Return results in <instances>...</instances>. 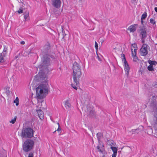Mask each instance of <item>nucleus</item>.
<instances>
[{
	"instance_id": "47",
	"label": "nucleus",
	"mask_w": 157,
	"mask_h": 157,
	"mask_svg": "<svg viewBox=\"0 0 157 157\" xmlns=\"http://www.w3.org/2000/svg\"><path fill=\"white\" fill-rule=\"evenodd\" d=\"M29 52V53H28V54H29V53H32V52H31V51H29V52Z\"/></svg>"
},
{
	"instance_id": "42",
	"label": "nucleus",
	"mask_w": 157,
	"mask_h": 157,
	"mask_svg": "<svg viewBox=\"0 0 157 157\" xmlns=\"http://www.w3.org/2000/svg\"><path fill=\"white\" fill-rule=\"evenodd\" d=\"M143 19H141V24L142 25H143V24L144 23V21H143Z\"/></svg>"
},
{
	"instance_id": "37",
	"label": "nucleus",
	"mask_w": 157,
	"mask_h": 157,
	"mask_svg": "<svg viewBox=\"0 0 157 157\" xmlns=\"http://www.w3.org/2000/svg\"><path fill=\"white\" fill-rule=\"evenodd\" d=\"M137 49L135 48L134 50V52H133V54L136 55V52Z\"/></svg>"
},
{
	"instance_id": "48",
	"label": "nucleus",
	"mask_w": 157,
	"mask_h": 157,
	"mask_svg": "<svg viewBox=\"0 0 157 157\" xmlns=\"http://www.w3.org/2000/svg\"><path fill=\"white\" fill-rule=\"evenodd\" d=\"M18 57V56H15V58L16 59Z\"/></svg>"
},
{
	"instance_id": "9",
	"label": "nucleus",
	"mask_w": 157,
	"mask_h": 157,
	"mask_svg": "<svg viewBox=\"0 0 157 157\" xmlns=\"http://www.w3.org/2000/svg\"><path fill=\"white\" fill-rule=\"evenodd\" d=\"M61 1L60 0H52V4L55 7L58 8L60 7Z\"/></svg>"
},
{
	"instance_id": "34",
	"label": "nucleus",
	"mask_w": 157,
	"mask_h": 157,
	"mask_svg": "<svg viewBox=\"0 0 157 157\" xmlns=\"http://www.w3.org/2000/svg\"><path fill=\"white\" fill-rule=\"evenodd\" d=\"M7 48L6 47L4 46V48L3 52H7Z\"/></svg>"
},
{
	"instance_id": "7",
	"label": "nucleus",
	"mask_w": 157,
	"mask_h": 157,
	"mask_svg": "<svg viewBox=\"0 0 157 157\" xmlns=\"http://www.w3.org/2000/svg\"><path fill=\"white\" fill-rule=\"evenodd\" d=\"M86 112L88 116L91 117H95V111L91 107H87Z\"/></svg>"
},
{
	"instance_id": "2",
	"label": "nucleus",
	"mask_w": 157,
	"mask_h": 157,
	"mask_svg": "<svg viewBox=\"0 0 157 157\" xmlns=\"http://www.w3.org/2000/svg\"><path fill=\"white\" fill-rule=\"evenodd\" d=\"M55 54L53 53L50 55H41V63L38 66V67L40 69L42 68V69L44 70L46 73L52 71L53 69L51 66V63L49 57L52 59H55Z\"/></svg>"
},
{
	"instance_id": "38",
	"label": "nucleus",
	"mask_w": 157,
	"mask_h": 157,
	"mask_svg": "<svg viewBox=\"0 0 157 157\" xmlns=\"http://www.w3.org/2000/svg\"><path fill=\"white\" fill-rule=\"evenodd\" d=\"M113 142H114L113 140H110L109 142V143L110 144V145H111L112 144H113Z\"/></svg>"
},
{
	"instance_id": "28",
	"label": "nucleus",
	"mask_w": 157,
	"mask_h": 157,
	"mask_svg": "<svg viewBox=\"0 0 157 157\" xmlns=\"http://www.w3.org/2000/svg\"><path fill=\"white\" fill-rule=\"evenodd\" d=\"M19 100L18 97H17L15 100L14 101V102L16 103V105L17 106L19 105Z\"/></svg>"
},
{
	"instance_id": "31",
	"label": "nucleus",
	"mask_w": 157,
	"mask_h": 157,
	"mask_svg": "<svg viewBox=\"0 0 157 157\" xmlns=\"http://www.w3.org/2000/svg\"><path fill=\"white\" fill-rule=\"evenodd\" d=\"M29 15V12L26 10L25 12H24V15Z\"/></svg>"
},
{
	"instance_id": "36",
	"label": "nucleus",
	"mask_w": 157,
	"mask_h": 157,
	"mask_svg": "<svg viewBox=\"0 0 157 157\" xmlns=\"http://www.w3.org/2000/svg\"><path fill=\"white\" fill-rule=\"evenodd\" d=\"M117 153H113L112 155V157H116Z\"/></svg>"
},
{
	"instance_id": "1",
	"label": "nucleus",
	"mask_w": 157,
	"mask_h": 157,
	"mask_svg": "<svg viewBox=\"0 0 157 157\" xmlns=\"http://www.w3.org/2000/svg\"><path fill=\"white\" fill-rule=\"evenodd\" d=\"M44 70L40 69L38 74L35 76L36 81L42 82V83L39 85L36 88V95L39 99H41L44 98L48 92V82L47 80V74Z\"/></svg>"
},
{
	"instance_id": "51",
	"label": "nucleus",
	"mask_w": 157,
	"mask_h": 157,
	"mask_svg": "<svg viewBox=\"0 0 157 157\" xmlns=\"http://www.w3.org/2000/svg\"><path fill=\"white\" fill-rule=\"evenodd\" d=\"M102 157H105V155H103V156H102Z\"/></svg>"
},
{
	"instance_id": "41",
	"label": "nucleus",
	"mask_w": 157,
	"mask_h": 157,
	"mask_svg": "<svg viewBox=\"0 0 157 157\" xmlns=\"http://www.w3.org/2000/svg\"><path fill=\"white\" fill-rule=\"evenodd\" d=\"M25 41H22L21 42V44H25Z\"/></svg>"
},
{
	"instance_id": "35",
	"label": "nucleus",
	"mask_w": 157,
	"mask_h": 157,
	"mask_svg": "<svg viewBox=\"0 0 157 157\" xmlns=\"http://www.w3.org/2000/svg\"><path fill=\"white\" fill-rule=\"evenodd\" d=\"M137 129H132L130 132H132V133H135V132L137 130Z\"/></svg>"
},
{
	"instance_id": "46",
	"label": "nucleus",
	"mask_w": 157,
	"mask_h": 157,
	"mask_svg": "<svg viewBox=\"0 0 157 157\" xmlns=\"http://www.w3.org/2000/svg\"><path fill=\"white\" fill-rule=\"evenodd\" d=\"M62 33H64V30L63 29V28H62Z\"/></svg>"
},
{
	"instance_id": "10",
	"label": "nucleus",
	"mask_w": 157,
	"mask_h": 157,
	"mask_svg": "<svg viewBox=\"0 0 157 157\" xmlns=\"http://www.w3.org/2000/svg\"><path fill=\"white\" fill-rule=\"evenodd\" d=\"M140 36L141 39H145L147 36V33L145 29L140 30Z\"/></svg>"
},
{
	"instance_id": "21",
	"label": "nucleus",
	"mask_w": 157,
	"mask_h": 157,
	"mask_svg": "<svg viewBox=\"0 0 157 157\" xmlns=\"http://www.w3.org/2000/svg\"><path fill=\"white\" fill-rule=\"evenodd\" d=\"M147 69L150 71H154V69L153 68V66H152L149 65L147 67Z\"/></svg>"
},
{
	"instance_id": "12",
	"label": "nucleus",
	"mask_w": 157,
	"mask_h": 157,
	"mask_svg": "<svg viewBox=\"0 0 157 157\" xmlns=\"http://www.w3.org/2000/svg\"><path fill=\"white\" fill-rule=\"evenodd\" d=\"M38 115L41 120L44 119V114L43 112L41 110L39 109L37 110Z\"/></svg>"
},
{
	"instance_id": "16",
	"label": "nucleus",
	"mask_w": 157,
	"mask_h": 157,
	"mask_svg": "<svg viewBox=\"0 0 157 157\" xmlns=\"http://www.w3.org/2000/svg\"><path fill=\"white\" fill-rule=\"evenodd\" d=\"M148 63L150 64V65L153 66L154 65H156L157 64V62L155 61H151L149 60L148 61Z\"/></svg>"
},
{
	"instance_id": "11",
	"label": "nucleus",
	"mask_w": 157,
	"mask_h": 157,
	"mask_svg": "<svg viewBox=\"0 0 157 157\" xmlns=\"http://www.w3.org/2000/svg\"><path fill=\"white\" fill-rule=\"evenodd\" d=\"M124 70L126 72L125 74L128 77L129 74V71L130 70V68L127 62L126 64L125 63H124Z\"/></svg>"
},
{
	"instance_id": "43",
	"label": "nucleus",
	"mask_w": 157,
	"mask_h": 157,
	"mask_svg": "<svg viewBox=\"0 0 157 157\" xmlns=\"http://www.w3.org/2000/svg\"><path fill=\"white\" fill-rule=\"evenodd\" d=\"M145 39H141L142 40V43H144L145 42Z\"/></svg>"
},
{
	"instance_id": "24",
	"label": "nucleus",
	"mask_w": 157,
	"mask_h": 157,
	"mask_svg": "<svg viewBox=\"0 0 157 157\" xmlns=\"http://www.w3.org/2000/svg\"><path fill=\"white\" fill-rule=\"evenodd\" d=\"M65 105L67 108V107L68 108H69L71 106V104L68 101H66L65 103Z\"/></svg>"
},
{
	"instance_id": "30",
	"label": "nucleus",
	"mask_w": 157,
	"mask_h": 157,
	"mask_svg": "<svg viewBox=\"0 0 157 157\" xmlns=\"http://www.w3.org/2000/svg\"><path fill=\"white\" fill-rule=\"evenodd\" d=\"M7 54V52H2V53L0 54V55H2V56L4 58V57H6Z\"/></svg>"
},
{
	"instance_id": "32",
	"label": "nucleus",
	"mask_w": 157,
	"mask_h": 157,
	"mask_svg": "<svg viewBox=\"0 0 157 157\" xmlns=\"http://www.w3.org/2000/svg\"><path fill=\"white\" fill-rule=\"evenodd\" d=\"M33 153L32 152H30L29 153V155L28 157H33Z\"/></svg>"
},
{
	"instance_id": "40",
	"label": "nucleus",
	"mask_w": 157,
	"mask_h": 157,
	"mask_svg": "<svg viewBox=\"0 0 157 157\" xmlns=\"http://www.w3.org/2000/svg\"><path fill=\"white\" fill-rule=\"evenodd\" d=\"M63 38H62V39H64V37H65V36L66 35V34H65L64 33H63Z\"/></svg>"
},
{
	"instance_id": "23",
	"label": "nucleus",
	"mask_w": 157,
	"mask_h": 157,
	"mask_svg": "<svg viewBox=\"0 0 157 157\" xmlns=\"http://www.w3.org/2000/svg\"><path fill=\"white\" fill-rule=\"evenodd\" d=\"M147 16V13L146 12H144V13L142 15L141 19H145Z\"/></svg>"
},
{
	"instance_id": "5",
	"label": "nucleus",
	"mask_w": 157,
	"mask_h": 157,
	"mask_svg": "<svg viewBox=\"0 0 157 157\" xmlns=\"http://www.w3.org/2000/svg\"><path fill=\"white\" fill-rule=\"evenodd\" d=\"M21 136L22 138H31L33 136V130L30 127L23 128L21 132Z\"/></svg>"
},
{
	"instance_id": "39",
	"label": "nucleus",
	"mask_w": 157,
	"mask_h": 157,
	"mask_svg": "<svg viewBox=\"0 0 157 157\" xmlns=\"http://www.w3.org/2000/svg\"><path fill=\"white\" fill-rule=\"evenodd\" d=\"M29 16V15H24V18L26 20L28 17Z\"/></svg>"
},
{
	"instance_id": "13",
	"label": "nucleus",
	"mask_w": 157,
	"mask_h": 157,
	"mask_svg": "<svg viewBox=\"0 0 157 157\" xmlns=\"http://www.w3.org/2000/svg\"><path fill=\"white\" fill-rule=\"evenodd\" d=\"M136 25L137 26V25L134 24V25H131L128 27V29L130 30V32H134L136 30V28L135 27Z\"/></svg>"
},
{
	"instance_id": "8",
	"label": "nucleus",
	"mask_w": 157,
	"mask_h": 157,
	"mask_svg": "<svg viewBox=\"0 0 157 157\" xmlns=\"http://www.w3.org/2000/svg\"><path fill=\"white\" fill-rule=\"evenodd\" d=\"M148 45L146 44H143L142 48L140 49L141 52V55L143 56H146L148 53L147 47Z\"/></svg>"
},
{
	"instance_id": "29",
	"label": "nucleus",
	"mask_w": 157,
	"mask_h": 157,
	"mask_svg": "<svg viewBox=\"0 0 157 157\" xmlns=\"http://www.w3.org/2000/svg\"><path fill=\"white\" fill-rule=\"evenodd\" d=\"M58 128L57 129V130H56L54 132H53V133H55V132H56V131H57L59 133H60V132H61V128H60V126H59V123H58Z\"/></svg>"
},
{
	"instance_id": "45",
	"label": "nucleus",
	"mask_w": 157,
	"mask_h": 157,
	"mask_svg": "<svg viewBox=\"0 0 157 157\" xmlns=\"http://www.w3.org/2000/svg\"><path fill=\"white\" fill-rule=\"evenodd\" d=\"M136 0H132V3H134L135 2Z\"/></svg>"
},
{
	"instance_id": "20",
	"label": "nucleus",
	"mask_w": 157,
	"mask_h": 157,
	"mask_svg": "<svg viewBox=\"0 0 157 157\" xmlns=\"http://www.w3.org/2000/svg\"><path fill=\"white\" fill-rule=\"evenodd\" d=\"M150 21L151 23L153 25L155 24L156 21L155 20L154 18H151L150 19Z\"/></svg>"
},
{
	"instance_id": "33",
	"label": "nucleus",
	"mask_w": 157,
	"mask_h": 157,
	"mask_svg": "<svg viewBox=\"0 0 157 157\" xmlns=\"http://www.w3.org/2000/svg\"><path fill=\"white\" fill-rule=\"evenodd\" d=\"M95 47L96 49L97 50L98 49V43L96 41H95Z\"/></svg>"
},
{
	"instance_id": "6",
	"label": "nucleus",
	"mask_w": 157,
	"mask_h": 157,
	"mask_svg": "<svg viewBox=\"0 0 157 157\" xmlns=\"http://www.w3.org/2000/svg\"><path fill=\"white\" fill-rule=\"evenodd\" d=\"M50 47V44L48 43L41 49V55H50L48 53Z\"/></svg>"
},
{
	"instance_id": "14",
	"label": "nucleus",
	"mask_w": 157,
	"mask_h": 157,
	"mask_svg": "<svg viewBox=\"0 0 157 157\" xmlns=\"http://www.w3.org/2000/svg\"><path fill=\"white\" fill-rule=\"evenodd\" d=\"M7 154L6 151L2 149L0 153V157H7Z\"/></svg>"
},
{
	"instance_id": "15",
	"label": "nucleus",
	"mask_w": 157,
	"mask_h": 157,
	"mask_svg": "<svg viewBox=\"0 0 157 157\" xmlns=\"http://www.w3.org/2000/svg\"><path fill=\"white\" fill-rule=\"evenodd\" d=\"M97 138L98 141V143H99L100 141V139L103 137L102 134L101 132H98L97 134Z\"/></svg>"
},
{
	"instance_id": "19",
	"label": "nucleus",
	"mask_w": 157,
	"mask_h": 157,
	"mask_svg": "<svg viewBox=\"0 0 157 157\" xmlns=\"http://www.w3.org/2000/svg\"><path fill=\"white\" fill-rule=\"evenodd\" d=\"M110 148L112 150L113 153H117V149L116 147L111 146Z\"/></svg>"
},
{
	"instance_id": "27",
	"label": "nucleus",
	"mask_w": 157,
	"mask_h": 157,
	"mask_svg": "<svg viewBox=\"0 0 157 157\" xmlns=\"http://www.w3.org/2000/svg\"><path fill=\"white\" fill-rule=\"evenodd\" d=\"M5 61V60L4 58L2 56V55L0 54V63H3Z\"/></svg>"
},
{
	"instance_id": "4",
	"label": "nucleus",
	"mask_w": 157,
	"mask_h": 157,
	"mask_svg": "<svg viewBox=\"0 0 157 157\" xmlns=\"http://www.w3.org/2000/svg\"><path fill=\"white\" fill-rule=\"evenodd\" d=\"M34 142L30 139L26 140L23 145V149L25 152L30 151L33 148Z\"/></svg>"
},
{
	"instance_id": "50",
	"label": "nucleus",
	"mask_w": 157,
	"mask_h": 157,
	"mask_svg": "<svg viewBox=\"0 0 157 157\" xmlns=\"http://www.w3.org/2000/svg\"><path fill=\"white\" fill-rule=\"evenodd\" d=\"M138 133V132H136V134H137Z\"/></svg>"
},
{
	"instance_id": "26",
	"label": "nucleus",
	"mask_w": 157,
	"mask_h": 157,
	"mask_svg": "<svg viewBox=\"0 0 157 157\" xmlns=\"http://www.w3.org/2000/svg\"><path fill=\"white\" fill-rule=\"evenodd\" d=\"M17 118V117L16 116H15L14 118L12 119L11 121H10V122L13 124H14L16 121Z\"/></svg>"
},
{
	"instance_id": "3",
	"label": "nucleus",
	"mask_w": 157,
	"mask_h": 157,
	"mask_svg": "<svg viewBox=\"0 0 157 157\" xmlns=\"http://www.w3.org/2000/svg\"><path fill=\"white\" fill-rule=\"evenodd\" d=\"M73 79L74 80V84H71L73 88L75 90L77 89V87L75 86H78L79 84L80 78L82 75L81 67L79 64L76 62H75L73 64Z\"/></svg>"
},
{
	"instance_id": "49",
	"label": "nucleus",
	"mask_w": 157,
	"mask_h": 157,
	"mask_svg": "<svg viewBox=\"0 0 157 157\" xmlns=\"http://www.w3.org/2000/svg\"><path fill=\"white\" fill-rule=\"evenodd\" d=\"M133 44H132V46H133V48H135V47H134V46H133Z\"/></svg>"
},
{
	"instance_id": "25",
	"label": "nucleus",
	"mask_w": 157,
	"mask_h": 157,
	"mask_svg": "<svg viewBox=\"0 0 157 157\" xmlns=\"http://www.w3.org/2000/svg\"><path fill=\"white\" fill-rule=\"evenodd\" d=\"M19 14H21L23 13V8L22 7H20L18 10L17 11Z\"/></svg>"
},
{
	"instance_id": "17",
	"label": "nucleus",
	"mask_w": 157,
	"mask_h": 157,
	"mask_svg": "<svg viewBox=\"0 0 157 157\" xmlns=\"http://www.w3.org/2000/svg\"><path fill=\"white\" fill-rule=\"evenodd\" d=\"M121 57L122 59V62H123L124 63H125V64H126L127 62L124 54H121Z\"/></svg>"
},
{
	"instance_id": "22",
	"label": "nucleus",
	"mask_w": 157,
	"mask_h": 157,
	"mask_svg": "<svg viewBox=\"0 0 157 157\" xmlns=\"http://www.w3.org/2000/svg\"><path fill=\"white\" fill-rule=\"evenodd\" d=\"M131 49L132 53V55L133 58L134 59H137V57L136 56V55L133 54H133V48L132 49V48H131Z\"/></svg>"
},
{
	"instance_id": "44",
	"label": "nucleus",
	"mask_w": 157,
	"mask_h": 157,
	"mask_svg": "<svg viewBox=\"0 0 157 157\" xmlns=\"http://www.w3.org/2000/svg\"><path fill=\"white\" fill-rule=\"evenodd\" d=\"M155 11L157 13V7H155L154 8Z\"/></svg>"
},
{
	"instance_id": "18",
	"label": "nucleus",
	"mask_w": 157,
	"mask_h": 157,
	"mask_svg": "<svg viewBox=\"0 0 157 157\" xmlns=\"http://www.w3.org/2000/svg\"><path fill=\"white\" fill-rule=\"evenodd\" d=\"M104 146L103 145L102 147H101V149H100V147L99 146H98L97 147V149L98 150V151L100 152L101 153H103V150H104Z\"/></svg>"
}]
</instances>
